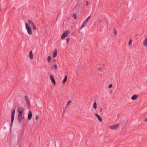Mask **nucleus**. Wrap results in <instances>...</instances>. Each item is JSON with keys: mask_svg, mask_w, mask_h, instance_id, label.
<instances>
[{"mask_svg": "<svg viewBox=\"0 0 147 147\" xmlns=\"http://www.w3.org/2000/svg\"><path fill=\"white\" fill-rule=\"evenodd\" d=\"M124 121H121L120 123L116 124L115 125H111L110 126V128L111 129H117L119 125H121V124L124 123Z\"/></svg>", "mask_w": 147, "mask_h": 147, "instance_id": "nucleus-1", "label": "nucleus"}, {"mask_svg": "<svg viewBox=\"0 0 147 147\" xmlns=\"http://www.w3.org/2000/svg\"><path fill=\"white\" fill-rule=\"evenodd\" d=\"M25 26L28 33L30 35L32 33V30L30 26L27 23H25Z\"/></svg>", "mask_w": 147, "mask_h": 147, "instance_id": "nucleus-2", "label": "nucleus"}, {"mask_svg": "<svg viewBox=\"0 0 147 147\" xmlns=\"http://www.w3.org/2000/svg\"><path fill=\"white\" fill-rule=\"evenodd\" d=\"M15 109H13L12 110L11 113V124L10 125L11 127L14 118V115L15 113Z\"/></svg>", "mask_w": 147, "mask_h": 147, "instance_id": "nucleus-3", "label": "nucleus"}, {"mask_svg": "<svg viewBox=\"0 0 147 147\" xmlns=\"http://www.w3.org/2000/svg\"><path fill=\"white\" fill-rule=\"evenodd\" d=\"M69 33V31L67 30L64 32L62 34L61 37L62 39H64L67 36Z\"/></svg>", "mask_w": 147, "mask_h": 147, "instance_id": "nucleus-4", "label": "nucleus"}, {"mask_svg": "<svg viewBox=\"0 0 147 147\" xmlns=\"http://www.w3.org/2000/svg\"><path fill=\"white\" fill-rule=\"evenodd\" d=\"M24 116H22V114H18L17 118L18 120L19 123H21L22 120L23 119Z\"/></svg>", "mask_w": 147, "mask_h": 147, "instance_id": "nucleus-5", "label": "nucleus"}, {"mask_svg": "<svg viewBox=\"0 0 147 147\" xmlns=\"http://www.w3.org/2000/svg\"><path fill=\"white\" fill-rule=\"evenodd\" d=\"M28 22L30 24L33 30H35L36 29V27L34 23L31 20H29Z\"/></svg>", "mask_w": 147, "mask_h": 147, "instance_id": "nucleus-6", "label": "nucleus"}, {"mask_svg": "<svg viewBox=\"0 0 147 147\" xmlns=\"http://www.w3.org/2000/svg\"><path fill=\"white\" fill-rule=\"evenodd\" d=\"M24 109L22 107H18L17 108V111L18 114H22Z\"/></svg>", "mask_w": 147, "mask_h": 147, "instance_id": "nucleus-7", "label": "nucleus"}, {"mask_svg": "<svg viewBox=\"0 0 147 147\" xmlns=\"http://www.w3.org/2000/svg\"><path fill=\"white\" fill-rule=\"evenodd\" d=\"M50 77L51 82L54 85H55L56 84V82L54 77L52 75H50Z\"/></svg>", "mask_w": 147, "mask_h": 147, "instance_id": "nucleus-8", "label": "nucleus"}, {"mask_svg": "<svg viewBox=\"0 0 147 147\" xmlns=\"http://www.w3.org/2000/svg\"><path fill=\"white\" fill-rule=\"evenodd\" d=\"M32 117V113L31 111H29L28 114V119L29 120H30Z\"/></svg>", "mask_w": 147, "mask_h": 147, "instance_id": "nucleus-9", "label": "nucleus"}, {"mask_svg": "<svg viewBox=\"0 0 147 147\" xmlns=\"http://www.w3.org/2000/svg\"><path fill=\"white\" fill-rule=\"evenodd\" d=\"M57 55V51L56 49H54L53 53V58H55Z\"/></svg>", "mask_w": 147, "mask_h": 147, "instance_id": "nucleus-10", "label": "nucleus"}, {"mask_svg": "<svg viewBox=\"0 0 147 147\" xmlns=\"http://www.w3.org/2000/svg\"><path fill=\"white\" fill-rule=\"evenodd\" d=\"M95 115L97 117L98 119L100 122H101L102 121V119L100 116L97 113H95Z\"/></svg>", "mask_w": 147, "mask_h": 147, "instance_id": "nucleus-11", "label": "nucleus"}, {"mask_svg": "<svg viewBox=\"0 0 147 147\" xmlns=\"http://www.w3.org/2000/svg\"><path fill=\"white\" fill-rule=\"evenodd\" d=\"M25 100L26 101L27 104L30 105V102L28 96H25L24 97Z\"/></svg>", "mask_w": 147, "mask_h": 147, "instance_id": "nucleus-12", "label": "nucleus"}, {"mask_svg": "<svg viewBox=\"0 0 147 147\" xmlns=\"http://www.w3.org/2000/svg\"><path fill=\"white\" fill-rule=\"evenodd\" d=\"M88 21L86 19L84 21V22L83 23V24L81 26V28H83L84 26L87 24V22Z\"/></svg>", "mask_w": 147, "mask_h": 147, "instance_id": "nucleus-13", "label": "nucleus"}, {"mask_svg": "<svg viewBox=\"0 0 147 147\" xmlns=\"http://www.w3.org/2000/svg\"><path fill=\"white\" fill-rule=\"evenodd\" d=\"M138 97V96L137 95H134L132 96L131 99L133 100H135L137 99Z\"/></svg>", "mask_w": 147, "mask_h": 147, "instance_id": "nucleus-14", "label": "nucleus"}, {"mask_svg": "<svg viewBox=\"0 0 147 147\" xmlns=\"http://www.w3.org/2000/svg\"><path fill=\"white\" fill-rule=\"evenodd\" d=\"M29 57L31 59H33V54L32 53V51H30L29 52Z\"/></svg>", "mask_w": 147, "mask_h": 147, "instance_id": "nucleus-15", "label": "nucleus"}, {"mask_svg": "<svg viewBox=\"0 0 147 147\" xmlns=\"http://www.w3.org/2000/svg\"><path fill=\"white\" fill-rule=\"evenodd\" d=\"M143 43L144 46L145 47H147V37L144 40Z\"/></svg>", "mask_w": 147, "mask_h": 147, "instance_id": "nucleus-16", "label": "nucleus"}, {"mask_svg": "<svg viewBox=\"0 0 147 147\" xmlns=\"http://www.w3.org/2000/svg\"><path fill=\"white\" fill-rule=\"evenodd\" d=\"M67 76H65V77L64 79H63L62 81L63 84H65L66 82V81L67 80Z\"/></svg>", "mask_w": 147, "mask_h": 147, "instance_id": "nucleus-17", "label": "nucleus"}, {"mask_svg": "<svg viewBox=\"0 0 147 147\" xmlns=\"http://www.w3.org/2000/svg\"><path fill=\"white\" fill-rule=\"evenodd\" d=\"M93 108L95 109H96L97 108V104L96 102H95L93 104Z\"/></svg>", "mask_w": 147, "mask_h": 147, "instance_id": "nucleus-18", "label": "nucleus"}, {"mask_svg": "<svg viewBox=\"0 0 147 147\" xmlns=\"http://www.w3.org/2000/svg\"><path fill=\"white\" fill-rule=\"evenodd\" d=\"M51 57L50 56H49L47 57V60L48 62H50L51 60Z\"/></svg>", "mask_w": 147, "mask_h": 147, "instance_id": "nucleus-19", "label": "nucleus"}, {"mask_svg": "<svg viewBox=\"0 0 147 147\" xmlns=\"http://www.w3.org/2000/svg\"><path fill=\"white\" fill-rule=\"evenodd\" d=\"M53 67L55 70H57V66L56 64H55L53 65Z\"/></svg>", "mask_w": 147, "mask_h": 147, "instance_id": "nucleus-20", "label": "nucleus"}, {"mask_svg": "<svg viewBox=\"0 0 147 147\" xmlns=\"http://www.w3.org/2000/svg\"><path fill=\"white\" fill-rule=\"evenodd\" d=\"M78 3H79V1H78L77 4L76 5V6H75V7L74 8V11L75 10H76L77 9V7L78 4Z\"/></svg>", "mask_w": 147, "mask_h": 147, "instance_id": "nucleus-21", "label": "nucleus"}, {"mask_svg": "<svg viewBox=\"0 0 147 147\" xmlns=\"http://www.w3.org/2000/svg\"><path fill=\"white\" fill-rule=\"evenodd\" d=\"M114 34L115 35H116L117 34V32L115 28H114Z\"/></svg>", "mask_w": 147, "mask_h": 147, "instance_id": "nucleus-22", "label": "nucleus"}, {"mask_svg": "<svg viewBox=\"0 0 147 147\" xmlns=\"http://www.w3.org/2000/svg\"><path fill=\"white\" fill-rule=\"evenodd\" d=\"M73 17L75 19H76L77 18V15L76 13H74L73 14Z\"/></svg>", "mask_w": 147, "mask_h": 147, "instance_id": "nucleus-23", "label": "nucleus"}, {"mask_svg": "<svg viewBox=\"0 0 147 147\" xmlns=\"http://www.w3.org/2000/svg\"><path fill=\"white\" fill-rule=\"evenodd\" d=\"M71 103V101L69 100L67 104V106H68V105H69Z\"/></svg>", "mask_w": 147, "mask_h": 147, "instance_id": "nucleus-24", "label": "nucleus"}, {"mask_svg": "<svg viewBox=\"0 0 147 147\" xmlns=\"http://www.w3.org/2000/svg\"><path fill=\"white\" fill-rule=\"evenodd\" d=\"M38 118L39 116L38 115H36L35 117V119L37 121Z\"/></svg>", "mask_w": 147, "mask_h": 147, "instance_id": "nucleus-25", "label": "nucleus"}, {"mask_svg": "<svg viewBox=\"0 0 147 147\" xmlns=\"http://www.w3.org/2000/svg\"><path fill=\"white\" fill-rule=\"evenodd\" d=\"M112 84H111L109 85L108 87L109 88H112Z\"/></svg>", "mask_w": 147, "mask_h": 147, "instance_id": "nucleus-26", "label": "nucleus"}, {"mask_svg": "<svg viewBox=\"0 0 147 147\" xmlns=\"http://www.w3.org/2000/svg\"><path fill=\"white\" fill-rule=\"evenodd\" d=\"M132 42V40L131 39H130L129 41V43H128V45H130L131 44V42Z\"/></svg>", "mask_w": 147, "mask_h": 147, "instance_id": "nucleus-27", "label": "nucleus"}, {"mask_svg": "<svg viewBox=\"0 0 147 147\" xmlns=\"http://www.w3.org/2000/svg\"><path fill=\"white\" fill-rule=\"evenodd\" d=\"M91 16L90 15L86 19L87 20H88V21H89V20L90 19V18H91Z\"/></svg>", "mask_w": 147, "mask_h": 147, "instance_id": "nucleus-28", "label": "nucleus"}, {"mask_svg": "<svg viewBox=\"0 0 147 147\" xmlns=\"http://www.w3.org/2000/svg\"><path fill=\"white\" fill-rule=\"evenodd\" d=\"M69 39L68 38H66V40L67 42H68L69 40Z\"/></svg>", "mask_w": 147, "mask_h": 147, "instance_id": "nucleus-29", "label": "nucleus"}, {"mask_svg": "<svg viewBox=\"0 0 147 147\" xmlns=\"http://www.w3.org/2000/svg\"><path fill=\"white\" fill-rule=\"evenodd\" d=\"M86 6H87L88 5V1H86Z\"/></svg>", "mask_w": 147, "mask_h": 147, "instance_id": "nucleus-30", "label": "nucleus"}, {"mask_svg": "<svg viewBox=\"0 0 147 147\" xmlns=\"http://www.w3.org/2000/svg\"><path fill=\"white\" fill-rule=\"evenodd\" d=\"M65 110L64 108H63V113L62 115H63V114L65 113Z\"/></svg>", "mask_w": 147, "mask_h": 147, "instance_id": "nucleus-31", "label": "nucleus"}, {"mask_svg": "<svg viewBox=\"0 0 147 147\" xmlns=\"http://www.w3.org/2000/svg\"><path fill=\"white\" fill-rule=\"evenodd\" d=\"M98 22H101L102 20H101L99 19L98 20Z\"/></svg>", "mask_w": 147, "mask_h": 147, "instance_id": "nucleus-32", "label": "nucleus"}, {"mask_svg": "<svg viewBox=\"0 0 147 147\" xmlns=\"http://www.w3.org/2000/svg\"><path fill=\"white\" fill-rule=\"evenodd\" d=\"M102 108H101L100 109V111L101 112H102Z\"/></svg>", "mask_w": 147, "mask_h": 147, "instance_id": "nucleus-33", "label": "nucleus"}, {"mask_svg": "<svg viewBox=\"0 0 147 147\" xmlns=\"http://www.w3.org/2000/svg\"><path fill=\"white\" fill-rule=\"evenodd\" d=\"M144 121L147 122V118L144 120Z\"/></svg>", "mask_w": 147, "mask_h": 147, "instance_id": "nucleus-34", "label": "nucleus"}, {"mask_svg": "<svg viewBox=\"0 0 147 147\" xmlns=\"http://www.w3.org/2000/svg\"><path fill=\"white\" fill-rule=\"evenodd\" d=\"M101 68H100V67L98 69V70H101Z\"/></svg>", "mask_w": 147, "mask_h": 147, "instance_id": "nucleus-35", "label": "nucleus"}, {"mask_svg": "<svg viewBox=\"0 0 147 147\" xmlns=\"http://www.w3.org/2000/svg\"><path fill=\"white\" fill-rule=\"evenodd\" d=\"M58 14H57V17L58 16Z\"/></svg>", "mask_w": 147, "mask_h": 147, "instance_id": "nucleus-36", "label": "nucleus"}]
</instances>
